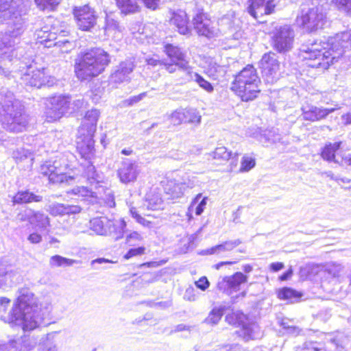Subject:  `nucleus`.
I'll list each match as a JSON object with an SVG mask.
<instances>
[{"label": "nucleus", "instance_id": "obj_1", "mask_svg": "<svg viewBox=\"0 0 351 351\" xmlns=\"http://www.w3.org/2000/svg\"><path fill=\"white\" fill-rule=\"evenodd\" d=\"M10 300L0 298V319L11 326H20L24 332H30L45 324V319L51 310V303L38 304L34 294L27 288L20 289L19 295L12 308L6 313Z\"/></svg>", "mask_w": 351, "mask_h": 351}, {"label": "nucleus", "instance_id": "obj_2", "mask_svg": "<svg viewBox=\"0 0 351 351\" xmlns=\"http://www.w3.org/2000/svg\"><path fill=\"white\" fill-rule=\"evenodd\" d=\"M346 49L351 50V29L315 41L303 47L301 51L308 66L325 70L338 62Z\"/></svg>", "mask_w": 351, "mask_h": 351}, {"label": "nucleus", "instance_id": "obj_3", "mask_svg": "<svg viewBox=\"0 0 351 351\" xmlns=\"http://www.w3.org/2000/svg\"><path fill=\"white\" fill-rule=\"evenodd\" d=\"M0 107V122L4 129L13 132H21L25 130L28 123L27 116L11 92L1 91Z\"/></svg>", "mask_w": 351, "mask_h": 351}, {"label": "nucleus", "instance_id": "obj_4", "mask_svg": "<svg viewBox=\"0 0 351 351\" xmlns=\"http://www.w3.org/2000/svg\"><path fill=\"white\" fill-rule=\"evenodd\" d=\"M109 54L101 48H93L82 53L75 60V73L80 80H89L98 76L109 64Z\"/></svg>", "mask_w": 351, "mask_h": 351}, {"label": "nucleus", "instance_id": "obj_5", "mask_svg": "<svg viewBox=\"0 0 351 351\" xmlns=\"http://www.w3.org/2000/svg\"><path fill=\"white\" fill-rule=\"evenodd\" d=\"M11 0H0V21H8V30L4 34H0V51L9 49L19 43L20 36L23 32L24 21L21 16L12 12ZM7 51L0 52V56Z\"/></svg>", "mask_w": 351, "mask_h": 351}, {"label": "nucleus", "instance_id": "obj_6", "mask_svg": "<svg viewBox=\"0 0 351 351\" xmlns=\"http://www.w3.org/2000/svg\"><path fill=\"white\" fill-rule=\"evenodd\" d=\"M260 82L256 69L249 64L236 75L231 89L243 101H248L257 97L260 92Z\"/></svg>", "mask_w": 351, "mask_h": 351}, {"label": "nucleus", "instance_id": "obj_7", "mask_svg": "<svg viewBox=\"0 0 351 351\" xmlns=\"http://www.w3.org/2000/svg\"><path fill=\"white\" fill-rule=\"evenodd\" d=\"M41 173L48 176L49 180L52 183H69L75 179L78 173L70 168L67 160L61 158L55 160L53 162H46L40 167Z\"/></svg>", "mask_w": 351, "mask_h": 351}, {"label": "nucleus", "instance_id": "obj_8", "mask_svg": "<svg viewBox=\"0 0 351 351\" xmlns=\"http://www.w3.org/2000/svg\"><path fill=\"white\" fill-rule=\"evenodd\" d=\"M320 341L309 340L296 351H333L342 348L347 337L341 332L319 333Z\"/></svg>", "mask_w": 351, "mask_h": 351}, {"label": "nucleus", "instance_id": "obj_9", "mask_svg": "<svg viewBox=\"0 0 351 351\" xmlns=\"http://www.w3.org/2000/svg\"><path fill=\"white\" fill-rule=\"evenodd\" d=\"M326 21V13L319 7L302 8L296 18V24L306 32L322 28Z\"/></svg>", "mask_w": 351, "mask_h": 351}, {"label": "nucleus", "instance_id": "obj_10", "mask_svg": "<svg viewBox=\"0 0 351 351\" xmlns=\"http://www.w3.org/2000/svg\"><path fill=\"white\" fill-rule=\"evenodd\" d=\"M90 228L99 235L114 234L116 239L122 238L126 228L123 219L112 221L106 217H96L89 222Z\"/></svg>", "mask_w": 351, "mask_h": 351}, {"label": "nucleus", "instance_id": "obj_11", "mask_svg": "<svg viewBox=\"0 0 351 351\" xmlns=\"http://www.w3.org/2000/svg\"><path fill=\"white\" fill-rule=\"evenodd\" d=\"M70 97L55 95L47 98L45 101L44 114L49 122L57 121L69 111Z\"/></svg>", "mask_w": 351, "mask_h": 351}, {"label": "nucleus", "instance_id": "obj_12", "mask_svg": "<svg viewBox=\"0 0 351 351\" xmlns=\"http://www.w3.org/2000/svg\"><path fill=\"white\" fill-rule=\"evenodd\" d=\"M165 52L172 62H176L178 70L182 73V78L184 82H190L193 78V69L186 58V53L178 46L167 44Z\"/></svg>", "mask_w": 351, "mask_h": 351}, {"label": "nucleus", "instance_id": "obj_13", "mask_svg": "<svg viewBox=\"0 0 351 351\" xmlns=\"http://www.w3.org/2000/svg\"><path fill=\"white\" fill-rule=\"evenodd\" d=\"M245 316L242 313H232L226 317V321L232 325L240 326L238 335L245 341L257 339L260 336L259 327L254 323H244Z\"/></svg>", "mask_w": 351, "mask_h": 351}, {"label": "nucleus", "instance_id": "obj_14", "mask_svg": "<svg viewBox=\"0 0 351 351\" xmlns=\"http://www.w3.org/2000/svg\"><path fill=\"white\" fill-rule=\"evenodd\" d=\"M260 67L264 80L273 84L280 77V63L274 53H265L260 61Z\"/></svg>", "mask_w": 351, "mask_h": 351}, {"label": "nucleus", "instance_id": "obj_15", "mask_svg": "<svg viewBox=\"0 0 351 351\" xmlns=\"http://www.w3.org/2000/svg\"><path fill=\"white\" fill-rule=\"evenodd\" d=\"M293 38V30L289 26L280 27L272 36L273 47L280 53L288 51L292 48Z\"/></svg>", "mask_w": 351, "mask_h": 351}, {"label": "nucleus", "instance_id": "obj_16", "mask_svg": "<svg viewBox=\"0 0 351 351\" xmlns=\"http://www.w3.org/2000/svg\"><path fill=\"white\" fill-rule=\"evenodd\" d=\"M21 79L25 84L36 88L43 86H52L56 83V79L47 75L45 69L31 70V68H29Z\"/></svg>", "mask_w": 351, "mask_h": 351}, {"label": "nucleus", "instance_id": "obj_17", "mask_svg": "<svg viewBox=\"0 0 351 351\" xmlns=\"http://www.w3.org/2000/svg\"><path fill=\"white\" fill-rule=\"evenodd\" d=\"M73 12L77 27L83 31H90L96 24L95 11L88 5L75 7Z\"/></svg>", "mask_w": 351, "mask_h": 351}, {"label": "nucleus", "instance_id": "obj_18", "mask_svg": "<svg viewBox=\"0 0 351 351\" xmlns=\"http://www.w3.org/2000/svg\"><path fill=\"white\" fill-rule=\"evenodd\" d=\"M247 281V276L238 271L232 276L220 277L217 281V289L227 295L239 291L241 285Z\"/></svg>", "mask_w": 351, "mask_h": 351}, {"label": "nucleus", "instance_id": "obj_19", "mask_svg": "<svg viewBox=\"0 0 351 351\" xmlns=\"http://www.w3.org/2000/svg\"><path fill=\"white\" fill-rule=\"evenodd\" d=\"M139 173L140 169L136 161L129 158H125L121 161L117 171L120 182L125 184L135 182Z\"/></svg>", "mask_w": 351, "mask_h": 351}, {"label": "nucleus", "instance_id": "obj_20", "mask_svg": "<svg viewBox=\"0 0 351 351\" xmlns=\"http://www.w3.org/2000/svg\"><path fill=\"white\" fill-rule=\"evenodd\" d=\"M337 109V108L318 107L310 104H304L301 108L303 119L311 122L326 119L329 114L335 112Z\"/></svg>", "mask_w": 351, "mask_h": 351}, {"label": "nucleus", "instance_id": "obj_21", "mask_svg": "<svg viewBox=\"0 0 351 351\" xmlns=\"http://www.w3.org/2000/svg\"><path fill=\"white\" fill-rule=\"evenodd\" d=\"M93 136L94 134H89L85 132L84 134L77 133L76 140L77 149L82 158L87 160H90L95 153Z\"/></svg>", "mask_w": 351, "mask_h": 351}, {"label": "nucleus", "instance_id": "obj_22", "mask_svg": "<svg viewBox=\"0 0 351 351\" xmlns=\"http://www.w3.org/2000/svg\"><path fill=\"white\" fill-rule=\"evenodd\" d=\"M134 68V64L132 60H126L121 62L111 74L110 77V83L117 85L123 82H129L131 80V74Z\"/></svg>", "mask_w": 351, "mask_h": 351}, {"label": "nucleus", "instance_id": "obj_23", "mask_svg": "<svg viewBox=\"0 0 351 351\" xmlns=\"http://www.w3.org/2000/svg\"><path fill=\"white\" fill-rule=\"evenodd\" d=\"M274 0H249L247 10L254 19L274 12L276 5Z\"/></svg>", "mask_w": 351, "mask_h": 351}, {"label": "nucleus", "instance_id": "obj_24", "mask_svg": "<svg viewBox=\"0 0 351 351\" xmlns=\"http://www.w3.org/2000/svg\"><path fill=\"white\" fill-rule=\"evenodd\" d=\"M194 29L199 35L212 38L217 35L216 29L212 26L211 21L202 12L197 13L193 19Z\"/></svg>", "mask_w": 351, "mask_h": 351}, {"label": "nucleus", "instance_id": "obj_25", "mask_svg": "<svg viewBox=\"0 0 351 351\" xmlns=\"http://www.w3.org/2000/svg\"><path fill=\"white\" fill-rule=\"evenodd\" d=\"M99 116L100 112L97 109H91L87 111L78 130L79 134H84V132L95 134Z\"/></svg>", "mask_w": 351, "mask_h": 351}, {"label": "nucleus", "instance_id": "obj_26", "mask_svg": "<svg viewBox=\"0 0 351 351\" xmlns=\"http://www.w3.org/2000/svg\"><path fill=\"white\" fill-rule=\"evenodd\" d=\"M171 24L173 25L180 34L188 35L191 32L189 26V18L186 12L179 10L173 12L170 19Z\"/></svg>", "mask_w": 351, "mask_h": 351}, {"label": "nucleus", "instance_id": "obj_27", "mask_svg": "<svg viewBox=\"0 0 351 351\" xmlns=\"http://www.w3.org/2000/svg\"><path fill=\"white\" fill-rule=\"evenodd\" d=\"M203 68L204 72L214 80L224 76L226 73V66L219 64L214 58L210 57L205 58Z\"/></svg>", "mask_w": 351, "mask_h": 351}, {"label": "nucleus", "instance_id": "obj_28", "mask_svg": "<svg viewBox=\"0 0 351 351\" xmlns=\"http://www.w3.org/2000/svg\"><path fill=\"white\" fill-rule=\"evenodd\" d=\"M144 206L148 210H160L163 208L164 202L161 193L157 189H151L145 196Z\"/></svg>", "mask_w": 351, "mask_h": 351}, {"label": "nucleus", "instance_id": "obj_29", "mask_svg": "<svg viewBox=\"0 0 351 351\" xmlns=\"http://www.w3.org/2000/svg\"><path fill=\"white\" fill-rule=\"evenodd\" d=\"M47 211L53 216H61L79 213L81 211V208L77 205L53 203L49 206Z\"/></svg>", "mask_w": 351, "mask_h": 351}, {"label": "nucleus", "instance_id": "obj_30", "mask_svg": "<svg viewBox=\"0 0 351 351\" xmlns=\"http://www.w3.org/2000/svg\"><path fill=\"white\" fill-rule=\"evenodd\" d=\"M21 280V276L16 271L0 267V288L3 286L12 287Z\"/></svg>", "mask_w": 351, "mask_h": 351}, {"label": "nucleus", "instance_id": "obj_31", "mask_svg": "<svg viewBox=\"0 0 351 351\" xmlns=\"http://www.w3.org/2000/svg\"><path fill=\"white\" fill-rule=\"evenodd\" d=\"M164 190L167 195H169L171 199H177L181 197L184 195L182 186L180 184V180L175 178H167V180L164 184Z\"/></svg>", "mask_w": 351, "mask_h": 351}, {"label": "nucleus", "instance_id": "obj_32", "mask_svg": "<svg viewBox=\"0 0 351 351\" xmlns=\"http://www.w3.org/2000/svg\"><path fill=\"white\" fill-rule=\"evenodd\" d=\"M208 197H202V193H198L191 202L189 208L187 216L189 219H191L192 213L194 211L196 215H200L204 210L208 202Z\"/></svg>", "mask_w": 351, "mask_h": 351}, {"label": "nucleus", "instance_id": "obj_33", "mask_svg": "<svg viewBox=\"0 0 351 351\" xmlns=\"http://www.w3.org/2000/svg\"><path fill=\"white\" fill-rule=\"evenodd\" d=\"M92 187L91 189H89L85 186H77L72 189L71 193L87 199L88 198L99 199V195L104 191V188L101 186H97L96 189L95 185L92 186Z\"/></svg>", "mask_w": 351, "mask_h": 351}, {"label": "nucleus", "instance_id": "obj_34", "mask_svg": "<svg viewBox=\"0 0 351 351\" xmlns=\"http://www.w3.org/2000/svg\"><path fill=\"white\" fill-rule=\"evenodd\" d=\"M241 243V241L240 239H235L234 241H227L223 242L221 244L217 245L214 247H212L209 249H207L204 251V254H220L221 253H224L226 252H230L234 248L237 247Z\"/></svg>", "mask_w": 351, "mask_h": 351}, {"label": "nucleus", "instance_id": "obj_35", "mask_svg": "<svg viewBox=\"0 0 351 351\" xmlns=\"http://www.w3.org/2000/svg\"><path fill=\"white\" fill-rule=\"evenodd\" d=\"M42 199V196L36 195L28 191H21L13 197L12 202L14 204H21L32 202H38Z\"/></svg>", "mask_w": 351, "mask_h": 351}, {"label": "nucleus", "instance_id": "obj_36", "mask_svg": "<svg viewBox=\"0 0 351 351\" xmlns=\"http://www.w3.org/2000/svg\"><path fill=\"white\" fill-rule=\"evenodd\" d=\"M341 142H335L326 145L322 152V157L324 160L336 163H341L338 158H336L335 153L340 148Z\"/></svg>", "mask_w": 351, "mask_h": 351}, {"label": "nucleus", "instance_id": "obj_37", "mask_svg": "<svg viewBox=\"0 0 351 351\" xmlns=\"http://www.w3.org/2000/svg\"><path fill=\"white\" fill-rule=\"evenodd\" d=\"M280 300H287L289 302H296L302 297V293L289 287H283L277 291Z\"/></svg>", "mask_w": 351, "mask_h": 351}, {"label": "nucleus", "instance_id": "obj_38", "mask_svg": "<svg viewBox=\"0 0 351 351\" xmlns=\"http://www.w3.org/2000/svg\"><path fill=\"white\" fill-rule=\"evenodd\" d=\"M123 29L117 20L110 15H106L104 30L108 36H113L117 33H121Z\"/></svg>", "mask_w": 351, "mask_h": 351}, {"label": "nucleus", "instance_id": "obj_39", "mask_svg": "<svg viewBox=\"0 0 351 351\" xmlns=\"http://www.w3.org/2000/svg\"><path fill=\"white\" fill-rule=\"evenodd\" d=\"M116 1L121 12L125 14L135 13L139 10L137 0H116Z\"/></svg>", "mask_w": 351, "mask_h": 351}, {"label": "nucleus", "instance_id": "obj_40", "mask_svg": "<svg viewBox=\"0 0 351 351\" xmlns=\"http://www.w3.org/2000/svg\"><path fill=\"white\" fill-rule=\"evenodd\" d=\"M34 216L32 219V224H36L39 228L46 229L50 226L49 218L45 214L39 211L34 210Z\"/></svg>", "mask_w": 351, "mask_h": 351}, {"label": "nucleus", "instance_id": "obj_41", "mask_svg": "<svg viewBox=\"0 0 351 351\" xmlns=\"http://www.w3.org/2000/svg\"><path fill=\"white\" fill-rule=\"evenodd\" d=\"M213 159L219 160L221 163L228 161L232 157L231 152L228 151L225 147H219L210 154Z\"/></svg>", "mask_w": 351, "mask_h": 351}, {"label": "nucleus", "instance_id": "obj_42", "mask_svg": "<svg viewBox=\"0 0 351 351\" xmlns=\"http://www.w3.org/2000/svg\"><path fill=\"white\" fill-rule=\"evenodd\" d=\"M77 263L78 261L76 260L67 258L60 255L53 256L49 259V265L53 267L71 266Z\"/></svg>", "mask_w": 351, "mask_h": 351}, {"label": "nucleus", "instance_id": "obj_43", "mask_svg": "<svg viewBox=\"0 0 351 351\" xmlns=\"http://www.w3.org/2000/svg\"><path fill=\"white\" fill-rule=\"evenodd\" d=\"M223 314V311L221 308H214L209 313L208 317L204 319V322L211 326L216 325L221 320Z\"/></svg>", "mask_w": 351, "mask_h": 351}, {"label": "nucleus", "instance_id": "obj_44", "mask_svg": "<svg viewBox=\"0 0 351 351\" xmlns=\"http://www.w3.org/2000/svg\"><path fill=\"white\" fill-rule=\"evenodd\" d=\"M56 332L48 333L45 341L40 343L38 351H58L57 346L50 340L56 335Z\"/></svg>", "mask_w": 351, "mask_h": 351}, {"label": "nucleus", "instance_id": "obj_45", "mask_svg": "<svg viewBox=\"0 0 351 351\" xmlns=\"http://www.w3.org/2000/svg\"><path fill=\"white\" fill-rule=\"evenodd\" d=\"M184 110V122L194 124H199L201 121V115L199 112L194 108Z\"/></svg>", "mask_w": 351, "mask_h": 351}, {"label": "nucleus", "instance_id": "obj_46", "mask_svg": "<svg viewBox=\"0 0 351 351\" xmlns=\"http://www.w3.org/2000/svg\"><path fill=\"white\" fill-rule=\"evenodd\" d=\"M86 174L87 176V179L90 183L91 186L95 185V188L97 189V186H101L99 184L100 182V176L95 171V167L93 165H88L86 169Z\"/></svg>", "mask_w": 351, "mask_h": 351}, {"label": "nucleus", "instance_id": "obj_47", "mask_svg": "<svg viewBox=\"0 0 351 351\" xmlns=\"http://www.w3.org/2000/svg\"><path fill=\"white\" fill-rule=\"evenodd\" d=\"M61 0H35L37 7L41 10L53 11L60 4Z\"/></svg>", "mask_w": 351, "mask_h": 351}, {"label": "nucleus", "instance_id": "obj_48", "mask_svg": "<svg viewBox=\"0 0 351 351\" xmlns=\"http://www.w3.org/2000/svg\"><path fill=\"white\" fill-rule=\"evenodd\" d=\"M12 157L17 162L28 159L32 162L33 160V155L32 152L24 148L17 149L14 151L12 153Z\"/></svg>", "mask_w": 351, "mask_h": 351}, {"label": "nucleus", "instance_id": "obj_49", "mask_svg": "<svg viewBox=\"0 0 351 351\" xmlns=\"http://www.w3.org/2000/svg\"><path fill=\"white\" fill-rule=\"evenodd\" d=\"M192 80L195 81L202 88L208 93H212L214 90L213 86L209 82L206 80L198 73H194L193 71ZM190 81H191V80Z\"/></svg>", "mask_w": 351, "mask_h": 351}, {"label": "nucleus", "instance_id": "obj_50", "mask_svg": "<svg viewBox=\"0 0 351 351\" xmlns=\"http://www.w3.org/2000/svg\"><path fill=\"white\" fill-rule=\"evenodd\" d=\"M255 159L253 157L245 155L242 158L239 171L241 172L249 171L255 166Z\"/></svg>", "mask_w": 351, "mask_h": 351}, {"label": "nucleus", "instance_id": "obj_51", "mask_svg": "<svg viewBox=\"0 0 351 351\" xmlns=\"http://www.w3.org/2000/svg\"><path fill=\"white\" fill-rule=\"evenodd\" d=\"M130 213L131 216L134 219H135V220L137 223H140L141 225H142L143 226L146 227V228H150L152 227V223L151 221H148L147 219H146L145 218L143 217L142 216H141L138 213L136 208H134V207L130 208Z\"/></svg>", "mask_w": 351, "mask_h": 351}, {"label": "nucleus", "instance_id": "obj_52", "mask_svg": "<svg viewBox=\"0 0 351 351\" xmlns=\"http://www.w3.org/2000/svg\"><path fill=\"white\" fill-rule=\"evenodd\" d=\"M170 121L174 125H178L184 122V110H178L171 113Z\"/></svg>", "mask_w": 351, "mask_h": 351}, {"label": "nucleus", "instance_id": "obj_53", "mask_svg": "<svg viewBox=\"0 0 351 351\" xmlns=\"http://www.w3.org/2000/svg\"><path fill=\"white\" fill-rule=\"evenodd\" d=\"M37 38L40 39L41 43L55 39V32H49L47 30H37L36 31Z\"/></svg>", "mask_w": 351, "mask_h": 351}, {"label": "nucleus", "instance_id": "obj_54", "mask_svg": "<svg viewBox=\"0 0 351 351\" xmlns=\"http://www.w3.org/2000/svg\"><path fill=\"white\" fill-rule=\"evenodd\" d=\"M36 343L37 341L34 338L23 336V344L20 347L21 351H30L36 346Z\"/></svg>", "mask_w": 351, "mask_h": 351}, {"label": "nucleus", "instance_id": "obj_55", "mask_svg": "<svg viewBox=\"0 0 351 351\" xmlns=\"http://www.w3.org/2000/svg\"><path fill=\"white\" fill-rule=\"evenodd\" d=\"M86 103L83 99H77L72 102L70 101L69 111L68 113H73L77 112L84 108Z\"/></svg>", "mask_w": 351, "mask_h": 351}, {"label": "nucleus", "instance_id": "obj_56", "mask_svg": "<svg viewBox=\"0 0 351 351\" xmlns=\"http://www.w3.org/2000/svg\"><path fill=\"white\" fill-rule=\"evenodd\" d=\"M143 239L142 236L138 232H132L126 237V243L130 246H134L138 242L141 241Z\"/></svg>", "mask_w": 351, "mask_h": 351}, {"label": "nucleus", "instance_id": "obj_57", "mask_svg": "<svg viewBox=\"0 0 351 351\" xmlns=\"http://www.w3.org/2000/svg\"><path fill=\"white\" fill-rule=\"evenodd\" d=\"M145 248L144 247H138L130 249L124 255L125 259H130L134 256H141L145 254Z\"/></svg>", "mask_w": 351, "mask_h": 351}, {"label": "nucleus", "instance_id": "obj_58", "mask_svg": "<svg viewBox=\"0 0 351 351\" xmlns=\"http://www.w3.org/2000/svg\"><path fill=\"white\" fill-rule=\"evenodd\" d=\"M106 197L105 198H103L101 195H99V198H102L104 199V202L105 204L110 207L113 208L115 206V201H114V197L112 193V192L110 190H107L106 191H104Z\"/></svg>", "mask_w": 351, "mask_h": 351}, {"label": "nucleus", "instance_id": "obj_59", "mask_svg": "<svg viewBox=\"0 0 351 351\" xmlns=\"http://www.w3.org/2000/svg\"><path fill=\"white\" fill-rule=\"evenodd\" d=\"M6 344L8 345V350L13 349L15 351H21L20 347L23 346V337H21L16 339H11Z\"/></svg>", "mask_w": 351, "mask_h": 351}, {"label": "nucleus", "instance_id": "obj_60", "mask_svg": "<svg viewBox=\"0 0 351 351\" xmlns=\"http://www.w3.org/2000/svg\"><path fill=\"white\" fill-rule=\"evenodd\" d=\"M198 183V181L195 177L190 178L188 177L186 179H183L182 181H180V184L182 186V189L184 191L186 189H193L195 187Z\"/></svg>", "mask_w": 351, "mask_h": 351}, {"label": "nucleus", "instance_id": "obj_61", "mask_svg": "<svg viewBox=\"0 0 351 351\" xmlns=\"http://www.w3.org/2000/svg\"><path fill=\"white\" fill-rule=\"evenodd\" d=\"M33 215V210L26 209L18 215V219L21 221H25L27 220L32 224V219H33L32 217L34 216Z\"/></svg>", "mask_w": 351, "mask_h": 351}, {"label": "nucleus", "instance_id": "obj_62", "mask_svg": "<svg viewBox=\"0 0 351 351\" xmlns=\"http://www.w3.org/2000/svg\"><path fill=\"white\" fill-rule=\"evenodd\" d=\"M56 45H58L60 47V49L63 53H67L73 47V44L67 40H64L62 41L60 40Z\"/></svg>", "mask_w": 351, "mask_h": 351}, {"label": "nucleus", "instance_id": "obj_63", "mask_svg": "<svg viewBox=\"0 0 351 351\" xmlns=\"http://www.w3.org/2000/svg\"><path fill=\"white\" fill-rule=\"evenodd\" d=\"M195 286L202 291H206L210 286V282L206 277H201L195 282Z\"/></svg>", "mask_w": 351, "mask_h": 351}, {"label": "nucleus", "instance_id": "obj_64", "mask_svg": "<svg viewBox=\"0 0 351 351\" xmlns=\"http://www.w3.org/2000/svg\"><path fill=\"white\" fill-rule=\"evenodd\" d=\"M339 9L351 11V0H333Z\"/></svg>", "mask_w": 351, "mask_h": 351}]
</instances>
